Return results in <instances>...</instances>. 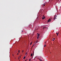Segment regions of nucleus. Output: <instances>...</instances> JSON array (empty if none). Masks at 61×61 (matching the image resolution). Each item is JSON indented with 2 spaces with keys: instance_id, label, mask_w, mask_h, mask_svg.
Masks as SVG:
<instances>
[{
  "instance_id": "obj_1",
  "label": "nucleus",
  "mask_w": 61,
  "mask_h": 61,
  "mask_svg": "<svg viewBox=\"0 0 61 61\" xmlns=\"http://www.w3.org/2000/svg\"><path fill=\"white\" fill-rule=\"evenodd\" d=\"M57 16H56V15H55V17H54V18L53 19H56V17Z\"/></svg>"
},
{
  "instance_id": "obj_27",
  "label": "nucleus",
  "mask_w": 61,
  "mask_h": 61,
  "mask_svg": "<svg viewBox=\"0 0 61 61\" xmlns=\"http://www.w3.org/2000/svg\"><path fill=\"white\" fill-rule=\"evenodd\" d=\"M31 58H33V57H32Z\"/></svg>"
},
{
  "instance_id": "obj_29",
  "label": "nucleus",
  "mask_w": 61,
  "mask_h": 61,
  "mask_svg": "<svg viewBox=\"0 0 61 61\" xmlns=\"http://www.w3.org/2000/svg\"><path fill=\"white\" fill-rule=\"evenodd\" d=\"M19 61H20V60H19Z\"/></svg>"
},
{
  "instance_id": "obj_18",
  "label": "nucleus",
  "mask_w": 61,
  "mask_h": 61,
  "mask_svg": "<svg viewBox=\"0 0 61 61\" xmlns=\"http://www.w3.org/2000/svg\"><path fill=\"white\" fill-rule=\"evenodd\" d=\"M34 53H33V56L34 55Z\"/></svg>"
},
{
  "instance_id": "obj_2",
  "label": "nucleus",
  "mask_w": 61,
  "mask_h": 61,
  "mask_svg": "<svg viewBox=\"0 0 61 61\" xmlns=\"http://www.w3.org/2000/svg\"><path fill=\"white\" fill-rule=\"evenodd\" d=\"M48 22H51V20L50 19H49V20L48 21Z\"/></svg>"
},
{
  "instance_id": "obj_28",
  "label": "nucleus",
  "mask_w": 61,
  "mask_h": 61,
  "mask_svg": "<svg viewBox=\"0 0 61 61\" xmlns=\"http://www.w3.org/2000/svg\"><path fill=\"white\" fill-rule=\"evenodd\" d=\"M19 58H18V59H19Z\"/></svg>"
},
{
  "instance_id": "obj_25",
  "label": "nucleus",
  "mask_w": 61,
  "mask_h": 61,
  "mask_svg": "<svg viewBox=\"0 0 61 61\" xmlns=\"http://www.w3.org/2000/svg\"><path fill=\"white\" fill-rule=\"evenodd\" d=\"M26 60H27L26 59V60H25V61H26Z\"/></svg>"
},
{
  "instance_id": "obj_6",
  "label": "nucleus",
  "mask_w": 61,
  "mask_h": 61,
  "mask_svg": "<svg viewBox=\"0 0 61 61\" xmlns=\"http://www.w3.org/2000/svg\"><path fill=\"white\" fill-rule=\"evenodd\" d=\"M39 36H40V34H38V36L39 37Z\"/></svg>"
},
{
  "instance_id": "obj_23",
  "label": "nucleus",
  "mask_w": 61,
  "mask_h": 61,
  "mask_svg": "<svg viewBox=\"0 0 61 61\" xmlns=\"http://www.w3.org/2000/svg\"><path fill=\"white\" fill-rule=\"evenodd\" d=\"M53 41H54V40H52Z\"/></svg>"
},
{
  "instance_id": "obj_5",
  "label": "nucleus",
  "mask_w": 61,
  "mask_h": 61,
  "mask_svg": "<svg viewBox=\"0 0 61 61\" xmlns=\"http://www.w3.org/2000/svg\"><path fill=\"white\" fill-rule=\"evenodd\" d=\"M46 28V27H43V29H44V28Z\"/></svg>"
},
{
  "instance_id": "obj_24",
  "label": "nucleus",
  "mask_w": 61,
  "mask_h": 61,
  "mask_svg": "<svg viewBox=\"0 0 61 61\" xmlns=\"http://www.w3.org/2000/svg\"><path fill=\"white\" fill-rule=\"evenodd\" d=\"M26 54H27V53H26Z\"/></svg>"
},
{
  "instance_id": "obj_12",
  "label": "nucleus",
  "mask_w": 61,
  "mask_h": 61,
  "mask_svg": "<svg viewBox=\"0 0 61 61\" xmlns=\"http://www.w3.org/2000/svg\"><path fill=\"white\" fill-rule=\"evenodd\" d=\"M24 51L22 50V53H23V52H24Z\"/></svg>"
},
{
  "instance_id": "obj_11",
  "label": "nucleus",
  "mask_w": 61,
  "mask_h": 61,
  "mask_svg": "<svg viewBox=\"0 0 61 61\" xmlns=\"http://www.w3.org/2000/svg\"><path fill=\"white\" fill-rule=\"evenodd\" d=\"M46 45H45L44 46V47H46Z\"/></svg>"
},
{
  "instance_id": "obj_16",
  "label": "nucleus",
  "mask_w": 61,
  "mask_h": 61,
  "mask_svg": "<svg viewBox=\"0 0 61 61\" xmlns=\"http://www.w3.org/2000/svg\"><path fill=\"white\" fill-rule=\"evenodd\" d=\"M44 5V6H45V4L44 5Z\"/></svg>"
},
{
  "instance_id": "obj_9",
  "label": "nucleus",
  "mask_w": 61,
  "mask_h": 61,
  "mask_svg": "<svg viewBox=\"0 0 61 61\" xmlns=\"http://www.w3.org/2000/svg\"><path fill=\"white\" fill-rule=\"evenodd\" d=\"M40 61H42V60H41V59H40Z\"/></svg>"
},
{
  "instance_id": "obj_8",
  "label": "nucleus",
  "mask_w": 61,
  "mask_h": 61,
  "mask_svg": "<svg viewBox=\"0 0 61 61\" xmlns=\"http://www.w3.org/2000/svg\"><path fill=\"white\" fill-rule=\"evenodd\" d=\"M30 55H31V56H32V54L31 53Z\"/></svg>"
},
{
  "instance_id": "obj_19",
  "label": "nucleus",
  "mask_w": 61,
  "mask_h": 61,
  "mask_svg": "<svg viewBox=\"0 0 61 61\" xmlns=\"http://www.w3.org/2000/svg\"><path fill=\"white\" fill-rule=\"evenodd\" d=\"M30 60H30H30H29V61H30Z\"/></svg>"
},
{
  "instance_id": "obj_20",
  "label": "nucleus",
  "mask_w": 61,
  "mask_h": 61,
  "mask_svg": "<svg viewBox=\"0 0 61 61\" xmlns=\"http://www.w3.org/2000/svg\"><path fill=\"white\" fill-rule=\"evenodd\" d=\"M54 40H55V38H54Z\"/></svg>"
},
{
  "instance_id": "obj_14",
  "label": "nucleus",
  "mask_w": 61,
  "mask_h": 61,
  "mask_svg": "<svg viewBox=\"0 0 61 61\" xmlns=\"http://www.w3.org/2000/svg\"><path fill=\"white\" fill-rule=\"evenodd\" d=\"M18 52H19V53H20V50H19L18 51Z\"/></svg>"
},
{
  "instance_id": "obj_17",
  "label": "nucleus",
  "mask_w": 61,
  "mask_h": 61,
  "mask_svg": "<svg viewBox=\"0 0 61 61\" xmlns=\"http://www.w3.org/2000/svg\"><path fill=\"white\" fill-rule=\"evenodd\" d=\"M34 45H35V44H34L33 45V46H34Z\"/></svg>"
},
{
  "instance_id": "obj_26",
  "label": "nucleus",
  "mask_w": 61,
  "mask_h": 61,
  "mask_svg": "<svg viewBox=\"0 0 61 61\" xmlns=\"http://www.w3.org/2000/svg\"><path fill=\"white\" fill-rule=\"evenodd\" d=\"M17 55H18V53H17Z\"/></svg>"
},
{
  "instance_id": "obj_10",
  "label": "nucleus",
  "mask_w": 61,
  "mask_h": 61,
  "mask_svg": "<svg viewBox=\"0 0 61 61\" xmlns=\"http://www.w3.org/2000/svg\"><path fill=\"white\" fill-rule=\"evenodd\" d=\"M39 36H37V39H38V38H39Z\"/></svg>"
},
{
  "instance_id": "obj_7",
  "label": "nucleus",
  "mask_w": 61,
  "mask_h": 61,
  "mask_svg": "<svg viewBox=\"0 0 61 61\" xmlns=\"http://www.w3.org/2000/svg\"><path fill=\"white\" fill-rule=\"evenodd\" d=\"M25 56L24 58H23V59H25Z\"/></svg>"
},
{
  "instance_id": "obj_21",
  "label": "nucleus",
  "mask_w": 61,
  "mask_h": 61,
  "mask_svg": "<svg viewBox=\"0 0 61 61\" xmlns=\"http://www.w3.org/2000/svg\"><path fill=\"white\" fill-rule=\"evenodd\" d=\"M33 46V45L32 46V47H33V46Z\"/></svg>"
},
{
  "instance_id": "obj_22",
  "label": "nucleus",
  "mask_w": 61,
  "mask_h": 61,
  "mask_svg": "<svg viewBox=\"0 0 61 61\" xmlns=\"http://www.w3.org/2000/svg\"><path fill=\"white\" fill-rule=\"evenodd\" d=\"M20 57H21V56H20Z\"/></svg>"
},
{
  "instance_id": "obj_4",
  "label": "nucleus",
  "mask_w": 61,
  "mask_h": 61,
  "mask_svg": "<svg viewBox=\"0 0 61 61\" xmlns=\"http://www.w3.org/2000/svg\"><path fill=\"white\" fill-rule=\"evenodd\" d=\"M45 17H44L43 18H42V19H45Z\"/></svg>"
},
{
  "instance_id": "obj_15",
  "label": "nucleus",
  "mask_w": 61,
  "mask_h": 61,
  "mask_svg": "<svg viewBox=\"0 0 61 61\" xmlns=\"http://www.w3.org/2000/svg\"><path fill=\"white\" fill-rule=\"evenodd\" d=\"M38 42V41H37L36 42V43H37Z\"/></svg>"
},
{
  "instance_id": "obj_13",
  "label": "nucleus",
  "mask_w": 61,
  "mask_h": 61,
  "mask_svg": "<svg viewBox=\"0 0 61 61\" xmlns=\"http://www.w3.org/2000/svg\"><path fill=\"white\" fill-rule=\"evenodd\" d=\"M32 42H31L30 43V45H31L32 44Z\"/></svg>"
},
{
  "instance_id": "obj_3",
  "label": "nucleus",
  "mask_w": 61,
  "mask_h": 61,
  "mask_svg": "<svg viewBox=\"0 0 61 61\" xmlns=\"http://www.w3.org/2000/svg\"><path fill=\"white\" fill-rule=\"evenodd\" d=\"M56 34L57 35V36H58V33H57V32L56 33Z\"/></svg>"
}]
</instances>
